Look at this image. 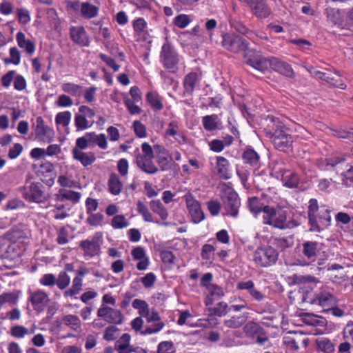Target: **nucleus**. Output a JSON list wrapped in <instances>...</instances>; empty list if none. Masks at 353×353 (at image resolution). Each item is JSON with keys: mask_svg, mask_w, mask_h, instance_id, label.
Returning <instances> with one entry per match:
<instances>
[{"mask_svg": "<svg viewBox=\"0 0 353 353\" xmlns=\"http://www.w3.org/2000/svg\"><path fill=\"white\" fill-rule=\"evenodd\" d=\"M245 62L252 68L264 72L271 68L273 70L287 77H293L294 71L290 65L275 57L265 59L255 51L248 50L245 54Z\"/></svg>", "mask_w": 353, "mask_h": 353, "instance_id": "f257e3e1", "label": "nucleus"}, {"mask_svg": "<svg viewBox=\"0 0 353 353\" xmlns=\"http://www.w3.org/2000/svg\"><path fill=\"white\" fill-rule=\"evenodd\" d=\"M302 302L321 307L328 310L335 303L332 294L326 289H321L318 292H307L302 296Z\"/></svg>", "mask_w": 353, "mask_h": 353, "instance_id": "f03ea898", "label": "nucleus"}, {"mask_svg": "<svg viewBox=\"0 0 353 353\" xmlns=\"http://www.w3.org/2000/svg\"><path fill=\"white\" fill-rule=\"evenodd\" d=\"M279 259V252L268 245L259 246L253 253V261L256 266L268 268L274 265Z\"/></svg>", "mask_w": 353, "mask_h": 353, "instance_id": "7ed1b4c3", "label": "nucleus"}, {"mask_svg": "<svg viewBox=\"0 0 353 353\" xmlns=\"http://www.w3.org/2000/svg\"><path fill=\"white\" fill-rule=\"evenodd\" d=\"M270 119L275 124L276 120L274 117ZM276 130L271 135V140L275 148L280 151L288 152L292 148L293 139L292 137L288 133L286 129L283 128L280 122L276 120Z\"/></svg>", "mask_w": 353, "mask_h": 353, "instance_id": "20e7f679", "label": "nucleus"}, {"mask_svg": "<svg viewBox=\"0 0 353 353\" xmlns=\"http://www.w3.org/2000/svg\"><path fill=\"white\" fill-rule=\"evenodd\" d=\"M263 222L265 225H272L279 229L288 227L287 223V212L283 209H274L270 206L264 208Z\"/></svg>", "mask_w": 353, "mask_h": 353, "instance_id": "39448f33", "label": "nucleus"}, {"mask_svg": "<svg viewBox=\"0 0 353 353\" xmlns=\"http://www.w3.org/2000/svg\"><path fill=\"white\" fill-rule=\"evenodd\" d=\"M221 199L224 210H225V213L223 215L231 216L234 218L237 217L241 202L236 192L232 189H228L224 192L221 196Z\"/></svg>", "mask_w": 353, "mask_h": 353, "instance_id": "423d86ee", "label": "nucleus"}, {"mask_svg": "<svg viewBox=\"0 0 353 353\" xmlns=\"http://www.w3.org/2000/svg\"><path fill=\"white\" fill-rule=\"evenodd\" d=\"M222 46L231 52L239 53L248 49V43L234 33H226L223 35Z\"/></svg>", "mask_w": 353, "mask_h": 353, "instance_id": "0eeeda50", "label": "nucleus"}, {"mask_svg": "<svg viewBox=\"0 0 353 353\" xmlns=\"http://www.w3.org/2000/svg\"><path fill=\"white\" fill-rule=\"evenodd\" d=\"M160 57L165 68L172 72H176L179 63L178 54L170 43H165L163 45Z\"/></svg>", "mask_w": 353, "mask_h": 353, "instance_id": "6e6552de", "label": "nucleus"}, {"mask_svg": "<svg viewBox=\"0 0 353 353\" xmlns=\"http://www.w3.org/2000/svg\"><path fill=\"white\" fill-rule=\"evenodd\" d=\"M310 231L320 232L331 225V216L328 209L322 208L318 214L309 219Z\"/></svg>", "mask_w": 353, "mask_h": 353, "instance_id": "1a4fd4ad", "label": "nucleus"}, {"mask_svg": "<svg viewBox=\"0 0 353 353\" xmlns=\"http://www.w3.org/2000/svg\"><path fill=\"white\" fill-rule=\"evenodd\" d=\"M188 210L191 220L194 223H199L205 219V214L202 210L199 202L194 199L191 193H187L183 196Z\"/></svg>", "mask_w": 353, "mask_h": 353, "instance_id": "9d476101", "label": "nucleus"}, {"mask_svg": "<svg viewBox=\"0 0 353 353\" xmlns=\"http://www.w3.org/2000/svg\"><path fill=\"white\" fill-rule=\"evenodd\" d=\"M43 185L39 182H32L23 189V196L29 202L41 203L44 199Z\"/></svg>", "mask_w": 353, "mask_h": 353, "instance_id": "9b49d317", "label": "nucleus"}, {"mask_svg": "<svg viewBox=\"0 0 353 353\" xmlns=\"http://www.w3.org/2000/svg\"><path fill=\"white\" fill-rule=\"evenodd\" d=\"M29 301L32 308L38 313L44 311L50 302L48 294L42 290H36L29 292Z\"/></svg>", "mask_w": 353, "mask_h": 353, "instance_id": "f8f14e48", "label": "nucleus"}, {"mask_svg": "<svg viewBox=\"0 0 353 353\" xmlns=\"http://www.w3.org/2000/svg\"><path fill=\"white\" fill-rule=\"evenodd\" d=\"M97 316L111 324H121L123 319L121 310L106 306L103 304L99 308Z\"/></svg>", "mask_w": 353, "mask_h": 353, "instance_id": "ddd939ff", "label": "nucleus"}, {"mask_svg": "<svg viewBox=\"0 0 353 353\" xmlns=\"http://www.w3.org/2000/svg\"><path fill=\"white\" fill-rule=\"evenodd\" d=\"M318 243L316 241H307L302 244V253L307 261H303L299 264L301 265H309L315 262L317 256Z\"/></svg>", "mask_w": 353, "mask_h": 353, "instance_id": "4468645a", "label": "nucleus"}, {"mask_svg": "<svg viewBox=\"0 0 353 353\" xmlns=\"http://www.w3.org/2000/svg\"><path fill=\"white\" fill-rule=\"evenodd\" d=\"M148 323H154V325L151 327H147L141 333L144 335L152 334L161 331L163 327L164 323L161 321V318L159 315L158 312L155 309H152L151 311L148 310V314L144 316Z\"/></svg>", "mask_w": 353, "mask_h": 353, "instance_id": "2eb2a0df", "label": "nucleus"}, {"mask_svg": "<svg viewBox=\"0 0 353 353\" xmlns=\"http://www.w3.org/2000/svg\"><path fill=\"white\" fill-rule=\"evenodd\" d=\"M247 4L257 18L265 19L271 13L270 8L264 0H247Z\"/></svg>", "mask_w": 353, "mask_h": 353, "instance_id": "dca6fc26", "label": "nucleus"}, {"mask_svg": "<svg viewBox=\"0 0 353 353\" xmlns=\"http://www.w3.org/2000/svg\"><path fill=\"white\" fill-rule=\"evenodd\" d=\"M36 123L34 129L36 137L44 141H51L54 137V130L44 124V121L41 117L37 118Z\"/></svg>", "mask_w": 353, "mask_h": 353, "instance_id": "f3484780", "label": "nucleus"}, {"mask_svg": "<svg viewBox=\"0 0 353 353\" xmlns=\"http://www.w3.org/2000/svg\"><path fill=\"white\" fill-rule=\"evenodd\" d=\"M72 41L80 46H88L89 39L83 26H72L70 29Z\"/></svg>", "mask_w": 353, "mask_h": 353, "instance_id": "a211bd4d", "label": "nucleus"}, {"mask_svg": "<svg viewBox=\"0 0 353 353\" xmlns=\"http://www.w3.org/2000/svg\"><path fill=\"white\" fill-rule=\"evenodd\" d=\"M153 159L144 158L139 154L136 157V164L139 169L148 174L158 172L159 169L152 161Z\"/></svg>", "mask_w": 353, "mask_h": 353, "instance_id": "6ab92c4d", "label": "nucleus"}, {"mask_svg": "<svg viewBox=\"0 0 353 353\" xmlns=\"http://www.w3.org/2000/svg\"><path fill=\"white\" fill-rule=\"evenodd\" d=\"M131 254L134 260H138L139 262L137 264V268L139 270H145L149 264V258L146 256L145 251L143 248L141 246L136 247L131 252Z\"/></svg>", "mask_w": 353, "mask_h": 353, "instance_id": "aec40b11", "label": "nucleus"}, {"mask_svg": "<svg viewBox=\"0 0 353 353\" xmlns=\"http://www.w3.org/2000/svg\"><path fill=\"white\" fill-rule=\"evenodd\" d=\"M165 134L168 136L174 137L176 141L180 144L186 143V137L182 132L179 131V123L176 120L168 123Z\"/></svg>", "mask_w": 353, "mask_h": 353, "instance_id": "412c9836", "label": "nucleus"}, {"mask_svg": "<svg viewBox=\"0 0 353 353\" xmlns=\"http://www.w3.org/2000/svg\"><path fill=\"white\" fill-rule=\"evenodd\" d=\"M154 152L157 154V163L162 171H165L170 168V161L168 160V153L167 150L160 145H154Z\"/></svg>", "mask_w": 353, "mask_h": 353, "instance_id": "4be33fe9", "label": "nucleus"}, {"mask_svg": "<svg viewBox=\"0 0 353 353\" xmlns=\"http://www.w3.org/2000/svg\"><path fill=\"white\" fill-rule=\"evenodd\" d=\"M316 75L319 76V78L322 80L327 82L331 85L344 89L345 86L339 74L334 72V74L324 73L321 72H316Z\"/></svg>", "mask_w": 353, "mask_h": 353, "instance_id": "5701e85b", "label": "nucleus"}, {"mask_svg": "<svg viewBox=\"0 0 353 353\" xmlns=\"http://www.w3.org/2000/svg\"><path fill=\"white\" fill-rule=\"evenodd\" d=\"M72 154L74 159L80 161L83 166L91 165L96 159L93 153L84 152L79 149H73Z\"/></svg>", "mask_w": 353, "mask_h": 353, "instance_id": "b1692460", "label": "nucleus"}, {"mask_svg": "<svg viewBox=\"0 0 353 353\" xmlns=\"http://www.w3.org/2000/svg\"><path fill=\"white\" fill-rule=\"evenodd\" d=\"M229 161L223 157H216V170L220 178L223 179H229L231 177L229 171Z\"/></svg>", "mask_w": 353, "mask_h": 353, "instance_id": "393cba45", "label": "nucleus"}, {"mask_svg": "<svg viewBox=\"0 0 353 353\" xmlns=\"http://www.w3.org/2000/svg\"><path fill=\"white\" fill-rule=\"evenodd\" d=\"M243 161L246 164L257 168L260 165V156L259 154L252 148L246 149L242 155Z\"/></svg>", "mask_w": 353, "mask_h": 353, "instance_id": "a878e982", "label": "nucleus"}, {"mask_svg": "<svg viewBox=\"0 0 353 353\" xmlns=\"http://www.w3.org/2000/svg\"><path fill=\"white\" fill-rule=\"evenodd\" d=\"M80 247L85 256L90 257L97 255L100 250V246L95 241L84 240L80 242Z\"/></svg>", "mask_w": 353, "mask_h": 353, "instance_id": "bb28decb", "label": "nucleus"}, {"mask_svg": "<svg viewBox=\"0 0 353 353\" xmlns=\"http://www.w3.org/2000/svg\"><path fill=\"white\" fill-rule=\"evenodd\" d=\"M16 40L19 48L25 49L28 54H32L35 50L34 43L26 38L25 34L22 32H17Z\"/></svg>", "mask_w": 353, "mask_h": 353, "instance_id": "cd10ccee", "label": "nucleus"}, {"mask_svg": "<svg viewBox=\"0 0 353 353\" xmlns=\"http://www.w3.org/2000/svg\"><path fill=\"white\" fill-rule=\"evenodd\" d=\"M81 194L78 192L68 190L61 189L59 191V193L55 195L56 199L58 201H63L65 200H69L73 203H77L81 199Z\"/></svg>", "mask_w": 353, "mask_h": 353, "instance_id": "c85d7f7f", "label": "nucleus"}, {"mask_svg": "<svg viewBox=\"0 0 353 353\" xmlns=\"http://www.w3.org/2000/svg\"><path fill=\"white\" fill-rule=\"evenodd\" d=\"M108 185L109 191L113 195H119L123 188V183L121 181L119 176L115 173H112L110 175Z\"/></svg>", "mask_w": 353, "mask_h": 353, "instance_id": "c756f323", "label": "nucleus"}, {"mask_svg": "<svg viewBox=\"0 0 353 353\" xmlns=\"http://www.w3.org/2000/svg\"><path fill=\"white\" fill-rule=\"evenodd\" d=\"M35 332V327L33 326L30 329H28L23 325H15L11 327L10 334L14 338L22 339L27 335L33 334Z\"/></svg>", "mask_w": 353, "mask_h": 353, "instance_id": "7c9ffc66", "label": "nucleus"}, {"mask_svg": "<svg viewBox=\"0 0 353 353\" xmlns=\"http://www.w3.org/2000/svg\"><path fill=\"white\" fill-rule=\"evenodd\" d=\"M282 181L285 186L293 188H296L299 183V177L297 174L289 170H285L281 175Z\"/></svg>", "mask_w": 353, "mask_h": 353, "instance_id": "2f4dec72", "label": "nucleus"}, {"mask_svg": "<svg viewBox=\"0 0 353 353\" xmlns=\"http://www.w3.org/2000/svg\"><path fill=\"white\" fill-rule=\"evenodd\" d=\"M98 7L91 5L88 2L81 3V14L85 19H92L98 15Z\"/></svg>", "mask_w": 353, "mask_h": 353, "instance_id": "473e14b6", "label": "nucleus"}, {"mask_svg": "<svg viewBox=\"0 0 353 353\" xmlns=\"http://www.w3.org/2000/svg\"><path fill=\"white\" fill-rule=\"evenodd\" d=\"M267 205H264L256 196L250 197L248 200V208L255 216L261 212L264 213V208Z\"/></svg>", "mask_w": 353, "mask_h": 353, "instance_id": "72a5a7b5", "label": "nucleus"}, {"mask_svg": "<svg viewBox=\"0 0 353 353\" xmlns=\"http://www.w3.org/2000/svg\"><path fill=\"white\" fill-rule=\"evenodd\" d=\"M94 120H90L80 114H76L74 116V125L77 131L85 130L92 126Z\"/></svg>", "mask_w": 353, "mask_h": 353, "instance_id": "f704fd0d", "label": "nucleus"}, {"mask_svg": "<svg viewBox=\"0 0 353 353\" xmlns=\"http://www.w3.org/2000/svg\"><path fill=\"white\" fill-rule=\"evenodd\" d=\"M198 81V75L195 72H190L187 74L183 81V86L185 92L191 94L195 88L196 83Z\"/></svg>", "mask_w": 353, "mask_h": 353, "instance_id": "c9c22d12", "label": "nucleus"}, {"mask_svg": "<svg viewBox=\"0 0 353 353\" xmlns=\"http://www.w3.org/2000/svg\"><path fill=\"white\" fill-rule=\"evenodd\" d=\"M150 207L152 212L157 214L162 220L167 219L168 212L160 200H152L150 202Z\"/></svg>", "mask_w": 353, "mask_h": 353, "instance_id": "e433bc0d", "label": "nucleus"}, {"mask_svg": "<svg viewBox=\"0 0 353 353\" xmlns=\"http://www.w3.org/2000/svg\"><path fill=\"white\" fill-rule=\"evenodd\" d=\"M83 280L79 278H74L70 288L65 290L63 295L65 297H72L80 293L82 290Z\"/></svg>", "mask_w": 353, "mask_h": 353, "instance_id": "4c0bfd02", "label": "nucleus"}, {"mask_svg": "<svg viewBox=\"0 0 353 353\" xmlns=\"http://www.w3.org/2000/svg\"><path fill=\"white\" fill-rule=\"evenodd\" d=\"M62 322L64 325L73 330H77L81 327V320L76 315H65L63 317Z\"/></svg>", "mask_w": 353, "mask_h": 353, "instance_id": "58836bf2", "label": "nucleus"}, {"mask_svg": "<svg viewBox=\"0 0 353 353\" xmlns=\"http://www.w3.org/2000/svg\"><path fill=\"white\" fill-rule=\"evenodd\" d=\"M263 328L254 321L248 322L243 327V331L246 335L250 336H255L257 334H263Z\"/></svg>", "mask_w": 353, "mask_h": 353, "instance_id": "ea45409f", "label": "nucleus"}, {"mask_svg": "<svg viewBox=\"0 0 353 353\" xmlns=\"http://www.w3.org/2000/svg\"><path fill=\"white\" fill-rule=\"evenodd\" d=\"M202 123L208 131H213L218 128V116L216 114L207 115L203 117Z\"/></svg>", "mask_w": 353, "mask_h": 353, "instance_id": "a19ab883", "label": "nucleus"}, {"mask_svg": "<svg viewBox=\"0 0 353 353\" xmlns=\"http://www.w3.org/2000/svg\"><path fill=\"white\" fill-rule=\"evenodd\" d=\"M147 101L157 110H161L163 108V105L161 101V98L156 92H148L146 95Z\"/></svg>", "mask_w": 353, "mask_h": 353, "instance_id": "79ce46f5", "label": "nucleus"}, {"mask_svg": "<svg viewBox=\"0 0 353 353\" xmlns=\"http://www.w3.org/2000/svg\"><path fill=\"white\" fill-rule=\"evenodd\" d=\"M302 319L305 324L312 326L321 325L325 321L323 318L310 313L303 314Z\"/></svg>", "mask_w": 353, "mask_h": 353, "instance_id": "37998d69", "label": "nucleus"}, {"mask_svg": "<svg viewBox=\"0 0 353 353\" xmlns=\"http://www.w3.org/2000/svg\"><path fill=\"white\" fill-rule=\"evenodd\" d=\"M316 344L318 348L325 353H333L335 349L332 341L325 337L318 339Z\"/></svg>", "mask_w": 353, "mask_h": 353, "instance_id": "c03bdc74", "label": "nucleus"}, {"mask_svg": "<svg viewBox=\"0 0 353 353\" xmlns=\"http://www.w3.org/2000/svg\"><path fill=\"white\" fill-rule=\"evenodd\" d=\"M244 316H233L230 319L224 321V325L228 328L237 329L241 327L245 322Z\"/></svg>", "mask_w": 353, "mask_h": 353, "instance_id": "a18cd8bd", "label": "nucleus"}, {"mask_svg": "<svg viewBox=\"0 0 353 353\" xmlns=\"http://www.w3.org/2000/svg\"><path fill=\"white\" fill-rule=\"evenodd\" d=\"M70 283V277L65 271L59 272L57 279L56 278V285L60 290H65Z\"/></svg>", "mask_w": 353, "mask_h": 353, "instance_id": "49530a36", "label": "nucleus"}, {"mask_svg": "<svg viewBox=\"0 0 353 353\" xmlns=\"http://www.w3.org/2000/svg\"><path fill=\"white\" fill-rule=\"evenodd\" d=\"M10 53V59L6 58L3 60V62L6 64L12 63L15 65H17L20 63L21 61V54L19 50L16 47H12L9 51Z\"/></svg>", "mask_w": 353, "mask_h": 353, "instance_id": "de8ad7c7", "label": "nucleus"}, {"mask_svg": "<svg viewBox=\"0 0 353 353\" xmlns=\"http://www.w3.org/2000/svg\"><path fill=\"white\" fill-rule=\"evenodd\" d=\"M132 305L134 309L138 310L141 316L143 317L148 314L149 307L146 301L137 299L132 301Z\"/></svg>", "mask_w": 353, "mask_h": 353, "instance_id": "09e8293b", "label": "nucleus"}, {"mask_svg": "<svg viewBox=\"0 0 353 353\" xmlns=\"http://www.w3.org/2000/svg\"><path fill=\"white\" fill-rule=\"evenodd\" d=\"M72 114L69 111L59 112L57 114L55 121L57 124L62 125L63 127H68L70 124Z\"/></svg>", "mask_w": 353, "mask_h": 353, "instance_id": "8fccbe9b", "label": "nucleus"}, {"mask_svg": "<svg viewBox=\"0 0 353 353\" xmlns=\"http://www.w3.org/2000/svg\"><path fill=\"white\" fill-rule=\"evenodd\" d=\"M325 12L327 18L334 24H341L342 23V18L341 16L340 11L334 8H327Z\"/></svg>", "mask_w": 353, "mask_h": 353, "instance_id": "3c124183", "label": "nucleus"}, {"mask_svg": "<svg viewBox=\"0 0 353 353\" xmlns=\"http://www.w3.org/2000/svg\"><path fill=\"white\" fill-rule=\"evenodd\" d=\"M111 225L114 229H122L127 228L129 225V223L123 215H117L112 219Z\"/></svg>", "mask_w": 353, "mask_h": 353, "instance_id": "603ef678", "label": "nucleus"}, {"mask_svg": "<svg viewBox=\"0 0 353 353\" xmlns=\"http://www.w3.org/2000/svg\"><path fill=\"white\" fill-rule=\"evenodd\" d=\"M62 90L68 94L74 96L79 95L81 93V87L72 83H63L62 85Z\"/></svg>", "mask_w": 353, "mask_h": 353, "instance_id": "864d4df0", "label": "nucleus"}, {"mask_svg": "<svg viewBox=\"0 0 353 353\" xmlns=\"http://www.w3.org/2000/svg\"><path fill=\"white\" fill-rule=\"evenodd\" d=\"M137 210L141 214L145 221L152 222V216L151 213L149 212L147 206L141 201L137 202Z\"/></svg>", "mask_w": 353, "mask_h": 353, "instance_id": "5fc2aeb1", "label": "nucleus"}, {"mask_svg": "<svg viewBox=\"0 0 353 353\" xmlns=\"http://www.w3.org/2000/svg\"><path fill=\"white\" fill-rule=\"evenodd\" d=\"M191 20L187 14H181L174 19V24L179 28H185L190 23Z\"/></svg>", "mask_w": 353, "mask_h": 353, "instance_id": "6e6d98bb", "label": "nucleus"}, {"mask_svg": "<svg viewBox=\"0 0 353 353\" xmlns=\"http://www.w3.org/2000/svg\"><path fill=\"white\" fill-rule=\"evenodd\" d=\"M39 283L43 286L52 287L56 284V276L51 273L45 274L39 279Z\"/></svg>", "mask_w": 353, "mask_h": 353, "instance_id": "4d7b16f0", "label": "nucleus"}, {"mask_svg": "<svg viewBox=\"0 0 353 353\" xmlns=\"http://www.w3.org/2000/svg\"><path fill=\"white\" fill-rule=\"evenodd\" d=\"M230 23L232 27L242 34L248 35L251 32V31L241 21L231 20Z\"/></svg>", "mask_w": 353, "mask_h": 353, "instance_id": "13d9d810", "label": "nucleus"}, {"mask_svg": "<svg viewBox=\"0 0 353 353\" xmlns=\"http://www.w3.org/2000/svg\"><path fill=\"white\" fill-rule=\"evenodd\" d=\"M157 353H174L172 342L163 341L158 345Z\"/></svg>", "mask_w": 353, "mask_h": 353, "instance_id": "bf43d9fd", "label": "nucleus"}, {"mask_svg": "<svg viewBox=\"0 0 353 353\" xmlns=\"http://www.w3.org/2000/svg\"><path fill=\"white\" fill-rule=\"evenodd\" d=\"M156 280L157 277L152 272L146 274L141 279V281L145 288H152L154 285Z\"/></svg>", "mask_w": 353, "mask_h": 353, "instance_id": "052dcab7", "label": "nucleus"}, {"mask_svg": "<svg viewBox=\"0 0 353 353\" xmlns=\"http://www.w3.org/2000/svg\"><path fill=\"white\" fill-rule=\"evenodd\" d=\"M208 209L212 216H217L221 210V205L216 200H210L207 203Z\"/></svg>", "mask_w": 353, "mask_h": 353, "instance_id": "680f3d73", "label": "nucleus"}, {"mask_svg": "<svg viewBox=\"0 0 353 353\" xmlns=\"http://www.w3.org/2000/svg\"><path fill=\"white\" fill-rule=\"evenodd\" d=\"M118 328L115 326L108 327L103 334V339L108 341H114L117 336Z\"/></svg>", "mask_w": 353, "mask_h": 353, "instance_id": "e2e57ef3", "label": "nucleus"}, {"mask_svg": "<svg viewBox=\"0 0 353 353\" xmlns=\"http://www.w3.org/2000/svg\"><path fill=\"white\" fill-rule=\"evenodd\" d=\"M133 128L136 135L138 137L143 138L147 136L145 126L139 121H134L133 123Z\"/></svg>", "mask_w": 353, "mask_h": 353, "instance_id": "0e129e2a", "label": "nucleus"}, {"mask_svg": "<svg viewBox=\"0 0 353 353\" xmlns=\"http://www.w3.org/2000/svg\"><path fill=\"white\" fill-rule=\"evenodd\" d=\"M18 301V296L12 293H3L0 295V303H9L11 304H15Z\"/></svg>", "mask_w": 353, "mask_h": 353, "instance_id": "69168bd1", "label": "nucleus"}, {"mask_svg": "<svg viewBox=\"0 0 353 353\" xmlns=\"http://www.w3.org/2000/svg\"><path fill=\"white\" fill-rule=\"evenodd\" d=\"M90 216L87 219V223L91 226H98L101 225L103 216L100 213L89 214Z\"/></svg>", "mask_w": 353, "mask_h": 353, "instance_id": "338daca9", "label": "nucleus"}, {"mask_svg": "<svg viewBox=\"0 0 353 353\" xmlns=\"http://www.w3.org/2000/svg\"><path fill=\"white\" fill-rule=\"evenodd\" d=\"M343 337L353 346V322H349L343 329Z\"/></svg>", "mask_w": 353, "mask_h": 353, "instance_id": "774afa93", "label": "nucleus"}]
</instances>
